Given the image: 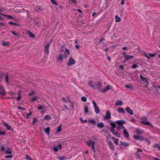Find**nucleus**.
<instances>
[{
	"mask_svg": "<svg viewBox=\"0 0 160 160\" xmlns=\"http://www.w3.org/2000/svg\"><path fill=\"white\" fill-rule=\"evenodd\" d=\"M38 98V97L37 96H36V97H33L31 99V101H34L35 100H37V98Z\"/></svg>",
	"mask_w": 160,
	"mask_h": 160,
	"instance_id": "0e129e2a",
	"label": "nucleus"
},
{
	"mask_svg": "<svg viewBox=\"0 0 160 160\" xmlns=\"http://www.w3.org/2000/svg\"><path fill=\"white\" fill-rule=\"evenodd\" d=\"M120 145H124L125 147H127L129 146V144L128 143H126L125 142H120Z\"/></svg>",
	"mask_w": 160,
	"mask_h": 160,
	"instance_id": "c85d7f7f",
	"label": "nucleus"
},
{
	"mask_svg": "<svg viewBox=\"0 0 160 160\" xmlns=\"http://www.w3.org/2000/svg\"><path fill=\"white\" fill-rule=\"evenodd\" d=\"M153 147L155 148H157L159 151H160V145L158 143H156L154 144L153 146Z\"/></svg>",
	"mask_w": 160,
	"mask_h": 160,
	"instance_id": "c9c22d12",
	"label": "nucleus"
},
{
	"mask_svg": "<svg viewBox=\"0 0 160 160\" xmlns=\"http://www.w3.org/2000/svg\"><path fill=\"white\" fill-rule=\"evenodd\" d=\"M123 136L124 138H129V133L126 128H124V129L123 130Z\"/></svg>",
	"mask_w": 160,
	"mask_h": 160,
	"instance_id": "f8f14e48",
	"label": "nucleus"
},
{
	"mask_svg": "<svg viewBox=\"0 0 160 160\" xmlns=\"http://www.w3.org/2000/svg\"><path fill=\"white\" fill-rule=\"evenodd\" d=\"M125 88H128L130 89H131L132 90H133L134 89V87L132 86H130L128 85H126L125 87Z\"/></svg>",
	"mask_w": 160,
	"mask_h": 160,
	"instance_id": "49530a36",
	"label": "nucleus"
},
{
	"mask_svg": "<svg viewBox=\"0 0 160 160\" xmlns=\"http://www.w3.org/2000/svg\"><path fill=\"white\" fill-rule=\"evenodd\" d=\"M2 124L8 130H13V129H12V127L9 125L8 123L3 120L2 121Z\"/></svg>",
	"mask_w": 160,
	"mask_h": 160,
	"instance_id": "423d86ee",
	"label": "nucleus"
},
{
	"mask_svg": "<svg viewBox=\"0 0 160 160\" xmlns=\"http://www.w3.org/2000/svg\"><path fill=\"white\" fill-rule=\"evenodd\" d=\"M141 123L144 124L145 125H149V126L152 128L154 127L152 125L149 121H148L141 122Z\"/></svg>",
	"mask_w": 160,
	"mask_h": 160,
	"instance_id": "412c9836",
	"label": "nucleus"
},
{
	"mask_svg": "<svg viewBox=\"0 0 160 160\" xmlns=\"http://www.w3.org/2000/svg\"><path fill=\"white\" fill-rule=\"evenodd\" d=\"M35 8H36V11H40L42 12L43 11V9L42 8L41 6H37L35 7Z\"/></svg>",
	"mask_w": 160,
	"mask_h": 160,
	"instance_id": "a878e982",
	"label": "nucleus"
},
{
	"mask_svg": "<svg viewBox=\"0 0 160 160\" xmlns=\"http://www.w3.org/2000/svg\"><path fill=\"white\" fill-rule=\"evenodd\" d=\"M6 94L5 90L3 86L2 85H0V94L2 96H4Z\"/></svg>",
	"mask_w": 160,
	"mask_h": 160,
	"instance_id": "6e6552de",
	"label": "nucleus"
},
{
	"mask_svg": "<svg viewBox=\"0 0 160 160\" xmlns=\"http://www.w3.org/2000/svg\"><path fill=\"white\" fill-rule=\"evenodd\" d=\"M50 131V128L49 127H47L44 129V131L47 134H49Z\"/></svg>",
	"mask_w": 160,
	"mask_h": 160,
	"instance_id": "e433bc0d",
	"label": "nucleus"
},
{
	"mask_svg": "<svg viewBox=\"0 0 160 160\" xmlns=\"http://www.w3.org/2000/svg\"><path fill=\"white\" fill-rule=\"evenodd\" d=\"M67 99L65 98L64 97H62V100L64 102L67 103L69 102V106L70 108H74V104L73 102L70 100V98L68 97H67Z\"/></svg>",
	"mask_w": 160,
	"mask_h": 160,
	"instance_id": "f257e3e1",
	"label": "nucleus"
},
{
	"mask_svg": "<svg viewBox=\"0 0 160 160\" xmlns=\"http://www.w3.org/2000/svg\"><path fill=\"white\" fill-rule=\"evenodd\" d=\"M102 83L101 82L98 81L96 82V86H94L95 89L100 90L102 86Z\"/></svg>",
	"mask_w": 160,
	"mask_h": 160,
	"instance_id": "39448f33",
	"label": "nucleus"
},
{
	"mask_svg": "<svg viewBox=\"0 0 160 160\" xmlns=\"http://www.w3.org/2000/svg\"><path fill=\"white\" fill-rule=\"evenodd\" d=\"M135 155L138 158H140L141 155L139 153V152H138L137 151V152L135 153Z\"/></svg>",
	"mask_w": 160,
	"mask_h": 160,
	"instance_id": "338daca9",
	"label": "nucleus"
},
{
	"mask_svg": "<svg viewBox=\"0 0 160 160\" xmlns=\"http://www.w3.org/2000/svg\"><path fill=\"white\" fill-rule=\"evenodd\" d=\"M86 143L89 147H92V145L95 146V142H94L91 141L87 142Z\"/></svg>",
	"mask_w": 160,
	"mask_h": 160,
	"instance_id": "2eb2a0df",
	"label": "nucleus"
},
{
	"mask_svg": "<svg viewBox=\"0 0 160 160\" xmlns=\"http://www.w3.org/2000/svg\"><path fill=\"white\" fill-rule=\"evenodd\" d=\"M97 126L99 128H102L104 127V125L102 122H100L97 125Z\"/></svg>",
	"mask_w": 160,
	"mask_h": 160,
	"instance_id": "c756f323",
	"label": "nucleus"
},
{
	"mask_svg": "<svg viewBox=\"0 0 160 160\" xmlns=\"http://www.w3.org/2000/svg\"><path fill=\"white\" fill-rule=\"evenodd\" d=\"M65 53H66V55H67V56L69 55L70 54V52L69 49L67 48H65Z\"/></svg>",
	"mask_w": 160,
	"mask_h": 160,
	"instance_id": "de8ad7c7",
	"label": "nucleus"
},
{
	"mask_svg": "<svg viewBox=\"0 0 160 160\" xmlns=\"http://www.w3.org/2000/svg\"><path fill=\"white\" fill-rule=\"evenodd\" d=\"M140 78L142 81L146 82L148 84H149L148 80L147 78L144 77L142 75H140Z\"/></svg>",
	"mask_w": 160,
	"mask_h": 160,
	"instance_id": "f3484780",
	"label": "nucleus"
},
{
	"mask_svg": "<svg viewBox=\"0 0 160 160\" xmlns=\"http://www.w3.org/2000/svg\"><path fill=\"white\" fill-rule=\"evenodd\" d=\"M118 140L119 139L118 138H116L114 141V142L116 145H118L119 144V142H118Z\"/></svg>",
	"mask_w": 160,
	"mask_h": 160,
	"instance_id": "4d7b16f0",
	"label": "nucleus"
},
{
	"mask_svg": "<svg viewBox=\"0 0 160 160\" xmlns=\"http://www.w3.org/2000/svg\"><path fill=\"white\" fill-rule=\"evenodd\" d=\"M106 56V57L108 59V60L109 61H110V60H111V58L109 57L108 55V53L107 52L106 53V55H105Z\"/></svg>",
	"mask_w": 160,
	"mask_h": 160,
	"instance_id": "69168bd1",
	"label": "nucleus"
},
{
	"mask_svg": "<svg viewBox=\"0 0 160 160\" xmlns=\"http://www.w3.org/2000/svg\"><path fill=\"white\" fill-rule=\"evenodd\" d=\"M44 118L46 120L50 121L52 118L49 115H46L44 116Z\"/></svg>",
	"mask_w": 160,
	"mask_h": 160,
	"instance_id": "2f4dec72",
	"label": "nucleus"
},
{
	"mask_svg": "<svg viewBox=\"0 0 160 160\" xmlns=\"http://www.w3.org/2000/svg\"><path fill=\"white\" fill-rule=\"evenodd\" d=\"M51 1L52 2V3L53 4H54L55 5H58L56 1L55 0H51Z\"/></svg>",
	"mask_w": 160,
	"mask_h": 160,
	"instance_id": "052dcab7",
	"label": "nucleus"
},
{
	"mask_svg": "<svg viewBox=\"0 0 160 160\" xmlns=\"http://www.w3.org/2000/svg\"><path fill=\"white\" fill-rule=\"evenodd\" d=\"M61 127H62L61 124H60V125L57 128V132H61Z\"/></svg>",
	"mask_w": 160,
	"mask_h": 160,
	"instance_id": "79ce46f5",
	"label": "nucleus"
},
{
	"mask_svg": "<svg viewBox=\"0 0 160 160\" xmlns=\"http://www.w3.org/2000/svg\"><path fill=\"white\" fill-rule=\"evenodd\" d=\"M112 87L110 86L109 85H108L106 87H105L104 88H102L100 90V91L101 92H107L108 91H109L112 88Z\"/></svg>",
	"mask_w": 160,
	"mask_h": 160,
	"instance_id": "20e7f679",
	"label": "nucleus"
},
{
	"mask_svg": "<svg viewBox=\"0 0 160 160\" xmlns=\"http://www.w3.org/2000/svg\"><path fill=\"white\" fill-rule=\"evenodd\" d=\"M75 60L72 58H71L68 62L67 65L68 66H72L75 64Z\"/></svg>",
	"mask_w": 160,
	"mask_h": 160,
	"instance_id": "9d476101",
	"label": "nucleus"
},
{
	"mask_svg": "<svg viewBox=\"0 0 160 160\" xmlns=\"http://www.w3.org/2000/svg\"><path fill=\"white\" fill-rule=\"evenodd\" d=\"M57 158L59 160H65L67 159V158L65 156H58Z\"/></svg>",
	"mask_w": 160,
	"mask_h": 160,
	"instance_id": "b1692460",
	"label": "nucleus"
},
{
	"mask_svg": "<svg viewBox=\"0 0 160 160\" xmlns=\"http://www.w3.org/2000/svg\"><path fill=\"white\" fill-rule=\"evenodd\" d=\"M95 112L96 113H99V109L98 108V107L95 108Z\"/></svg>",
	"mask_w": 160,
	"mask_h": 160,
	"instance_id": "6e6d98bb",
	"label": "nucleus"
},
{
	"mask_svg": "<svg viewBox=\"0 0 160 160\" xmlns=\"http://www.w3.org/2000/svg\"><path fill=\"white\" fill-rule=\"evenodd\" d=\"M6 134V132L3 130H2L0 128V135H3Z\"/></svg>",
	"mask_w": 160,
	"mask_h": 160,
	"instance_id": "864d4df0",
	"label": "nucleus"
},
{
	"mask_svg": "<svg viewBox=\"0 0 160 160\" xmlns=\"http://www.w3.org/2000/svg\"><path fill=\"white\" fill-rule=\"evenodd\" d=\"M111 118V114L109 111H107L106 112V115L104 118V119H109Z\"/></svg>",
	"mask_w": 160,
	"mask_h": 160,
	"instance_id": "ddd939ff",
	"label": "nucleus"
},
{
	"mask_svg": "<svg viewBox=\"0 0 160 160\" xmlns=\"http://www.w3.org/2000/svg\"><path fill=\"white\" fill-rule=\"evenodd\" d=\"M93 82L92 80L89 81L88 82V83L91 87L94 89L95 85L93 84Z\"/></svg>",
	"mask_w": 160,
	"mask_h": 160,
	"instance_id": "cd10ccee",
	"label": "nucleus"
},
{
	"mask_svg": "<svg viewBox=\"0 0 160 160\" xmlns=\"http://www.w3.org/2000/svg\"><path fill=\"white\" fill-rule=\"evenodd\" d=\"M40 22L38 20V18H35L33 20V23L35 25L37 26L39 22Z\"/></svg>",
	"mask_w": 160,
	"mask_h": 160,
	"instance_id": "393cba45",
	"label": "nucleus"
},
{
	"mask_svg": "<svg viewBox=\"0 0 160 160\" xmlns=\"http://www.w3.org/2000/svg\"><path fill=\"white\" fill-rule=\"evenodd\" d=\"M17 107L19 109H21L22 110H26V108L24 107H21V106H17Z\"/></svg>",
	"mask_w": 160,
	"mask_h": 160,
	"instance_id": "603ef678",
	"label": "nucleus"
},
{
	"mask_svg": "<svg viewBox=\"0 0 160 160\" xmlns=\"http://www.w3.org/2000/svg\"><path fill=\"white\" fill-rule=\"evenodd\" d=\"M50 46L49 44H46L44 47V52L46 54L48 55L49 53V48Z\"/></svg>",
	"mask_w": 160,
	"mask_h": 160,
	"instance_id": "1a4fd4ad",
	"label": "nucleus"
},
{
	"mask_svg": "<svg viewBox=\"0 0 160 160\" xmlns=\"http://www.w3.org/2000/svg\"><path fill=\"white\" fill-rule=\"evenodd\" d=\"M108 144L109 145L110 148L112 150H113L114 148V146L113 143L111 141H108Z\"/></svg>",
	"mask_w": 160,
	"mask_h": 160,
	"instance_id": "4468645a",
	"label": "nucleus"
},
{
	"mask_svg": "<svg viewBox=\"0 0 160 160\" xmlns=\"http://www.w3.org/2000/svg\"><path fill=\"white\" fill-rule=\"evenodd\" d=\"M9 149V148H8V150H7L5 151V153L6 154H11L12 153V152L11 151H9L8 150Z\"/></svg>",
	"mask_w": 160,
	"mask_h": 160,
	"instance_id": "a18cd8bd",
	"label": "nucleus"
},
{
	"mask_svg": "<svg viewBox=\"0 0 160 160\" xmlns=\"http://www.w3.org/2000/svg\"><path fill=\"white\" fill-rule=\"evenodd\" d=\"M126 111L131 115L133 114V111L129 107H127L126 108Z\"/></svg>",
	"mask_w": 160,
	"mask_h": 160,
	"instance_id": "6ab92c4d",
	"label": "nucleus"
},
{
	"mask_svg": "<svg viewBox=\"0 0 160 160\" xmlns=\"http://www.w3.org/2000/svg\"><path fill=\"white\" fill-rule=\"evenodd\" d=\"M108 128L109 130H110V131L112 132L113 135L118 138H120L121 137L120 134L115 131L114 129L112 127H108Z\"/></svg>",
	"mask_w": 160,
	"mask_h": 160,
	"instance_id": "f03ea898",
	"label": "nucleus"
},
{
	"mask_svg": "<svg viewBox=\"0 0 160 160\" xmlns=\"http://www.w3.org/2000/svg\"><path fill=\"white\" fill-rule=\"evenodd\" d=\"M27 33H28L29 36L31 38H35V35L33 33L31 32L30 31H28L27 32Z\"/></svg>",
	"mask_w": 160,
	"mask_h": 160,
	"instance_id": "5701e85b",
	"label": "nucleus"
},
{
	"mask_svg": "<svg viewBox=\"0 0 160 160\" xmlns=\"http://www.w3.org/2000/svg\"><path fill=\"white\" fill-rule=\"evenodd\" d=\"M122 102L121 100L117 101L116 103V106L122 105Z\"/></svg>",
	"mask_w": 160,
	"mask_h": 160,
	"instance_id": "f704fd0d",
	"label": "nucleus"
},
{
	"mask_svg": "<svg viewBox=\"0 0 160 160\" xmlns=\"http://www.w3.org/2000/svg\"><path fill=\"white\" fill-rule=\"evenodd\" d=\"M38 109L39 110L44 109V107L42 105H39L38 107Z\"/></svg>",
	"mask_w": 160,
	"mask_h": 160,
	"instance_id": "3c124183",
	"label": "nucleus"
},
{
	"mask_svg": "<svg viewBox=\"0 0 160 160\" xmlns=\"http://www.w3.org/2000/svg\"><path fill=\"white\" fill-rule=\"evenodd\" d=\"M10 44L9 42H5L4 41H3L1 43V45L4 46H9Z\"/></svg>",
	"mask_w": 160,
	"mask_h": 160,
	"instance_id": "4be33fe9",
	"label": "nucleus"
},
{
	"mask_svg": "<svg viewBox=\"0 0 160 160\" xmlns=\"http://www.w3.org/2000/svg\"><path fill=\"white\" fill-rule=\"evenodd\" d=\"M84 111L86 113H87L88 112V110L87 107H85L84 108Z\"/></svg>",
	"mask_w": 160,
	"mask_h": 160,
	"instance_id": "5fc2aeb1",
	"label": "nucleus"
},
{
	"mask_svg": "<svg viewBox=\"0 0 160 160\" xmlns=\"http://www.w3.org/2000/svg\"><path fill=\"white\" fill-rule=\"evenodd\" d=\"M144 140L145 142H148V145H150V144L151 142L149 138H144Z\"/></svg>",
	"mask_w": 160,
	"mask_h": 160,
	"instance_id": "a19ab883",
	"label": "nucleus"
},
{
	"mask_svg": "<svg viewBox=\"0 0 160 160\" xmlns=\"http://www.w3.org/2000/svg\"><path fill=\"white\" fill-rule=\"evenodd\" d=\"M117 128L118 130H120L121 129H123L124 130V128H125L124 126L123 125H122L119 126L118 127H117Z\"/></svg>",
	"mask_w": 160,
	"mask_h": 160,
	"instance_id": "37998d69",
	"label": "nucleus"
},
{
	"mask_svg": "<svg viewBox=\"0 0 160 160\" xmlns=\"http://www.w3.org/2000/svg\"><path fill=\"white\" fill-rule=\"evenodd\" d=\"M115 21L116 22H118L120 21L121 19L120 17H118V16L116 15L115 16Z\"/></svg>",
	"mask_w": 160,
	"mask_h": 160,
	"instance_id": "72a5a7b5",
	"label": "nucleus"
},
{
	"mask_svg": "<svg viewBox=\"0 0 160 160\" xmlns=\"http://www.w3.org/2000/svg\"><path fill=\"white\" fill-rule=\"evenodd\" d=\"M88 122L89 123L92 124L93 125H95L96 123V121L92 119H90Z\"/></svg>",
	"mask_w": 160,
	"mask_h": 160,
	"instance_id": "bb28decb",
	"label": "nucleus"
},
{
	"mask_svg": "<svg viewBox=\"0 0 160 160\" xmlns=\"http://www.w3.org/2000/svg\"><path fill=\"white\" fill-rule=\"evenodd\" d=\"M11 32L15 36H16L17 37L18 36V33L14 31H12Z\"/></svg>",
	"mask_w": 160,
	"mask_h": 160,
	"instance_id": "bf43d9fd",
	"label": "nucleus"
},
{
	"mask_svg": "<svg viewBox=\"0 0 160 160\" xmlns=\"http://www.w3.org/2000/svg\"><path fill=\"white\" fill-rule=\"evenodd\" d=\"M32 113V112L31 110H30V112L29 113H28L27 114V115L26 116H25V117L26 118H29V116H30L31 115Z\"/></svg>",
	"mask_w": 160,
	"mask_h": 160,
	"instance_id": "680f3d73",
	"label": "nucleus"
},
{
	"mask_svg": "<svg viewBox=\"0 0 160 160\" xmlns=\"http://www.w3.org/2000/svg\"><path fill=\"white\" fill-rule=\"evenodd\" d=\"M117 112H119L122 113H124L125 112V111L123 108H119Z\"/></svg>",
	"mask_w": 160,
	"mask_h": 160,
	"instance_id": "473e14b6",
	"label": "nucleus"
},
{
	"mask_svg": "<svg viewBox=\"0 0 160 160\" xmlns=\"http://www.w3.org/2000/svg\"><path fill=\"white\" fill-rule=\"evenodd\" d=\"M133 138L136 140H140L141 142L143 141L144 139L142 136L139 135H133Z\"/></svg>",
	"mask_w": 160,
	"mask_h": 160,
	"instance_id": "0eeeda50",
	"label": "nucleus"
},
{
	"mask_svg": "<svg viewBox=\"0 0 160 160\" xmlns=\"http://www.w3.org/2000/svg\"><path fill=\"white\" fill-rule=\"evenodd\" d=\"M25 157L26 159L28 160H32L31 157L28 155L26 154Z\"/></svg>",
	"mask_w": 160,
	"mask_h": 160,
	"instance_id": "8fccbe9b",
	"label": "nucleus"
},
{
	"mask_svg": "<svg viewBox=\"0 0 160 160\" xmlns=\"http://www.w3.org/2000/svg\"><path fill=\"white\" fill-rule=\"evenodd\" d=\"M81 100L83 102H86L87 100V98L85 97L82 96L81 98Z\"/></svg>",
	"mask_w": 160,
	"mask_h": 160,
	"instance_id": "c03bdc74",
	"label": "nucleus"
},
{
	"mask_svg": "<svg viewBox=\"0 0 160 160\" xmlns=\"http://www.w3.org/2000/svg\"><path fill=\"white\" fill-rule=\"evenodd\" d=\"M38 120L37 118H33V122H32V124L33 125H35L36 122H38Z\"/></svg>",
	"mask_w": 160,
	"mask_h": 160,
	"instance_id": "7c9ffc66",
	"label": "nucleus"
},
{
	"mask_svg": "<svg viewBox=\"0 0 160 160\" xmlns=\"http://www.w3.org/2000/svg\"><path fill=\"white\" fill-rule=\"evenodd\" d=\"M116 122L119 126L123 125V124H126V122L122 120H119L117 121Z\"/></svg>",
	"mask_w": 160,
	"mask_h": 160,
	"instance_id": "a211bd4d",
	"label": "nucleus"
},
{
	"mask_svg": "<svg viewBox=\"0 0 160 160\" xmlns=\"http://www.w3.org/2000/svg\"><path fill=\"white\" fill-rule=\"evenodd\" d=\"M139 66L137 64H133L132 65V68H136L138 67Z\"/></svg>",
	"mask_w": 160,
	"mask_h": 160,
	"instance_id": "e2e57ef3",
	"label": "nucleus"
},
{
	"mask_svg": "<svg viewBox=\"0 0 160 160\" xmlns=\"http://www.w3.org/2000/svg\"><path fill=\"white\" fill-rule=\"evenodd\" d=\"M109 122L110 123V125L113 128H116V124L115 122H111V121H109Z\"/></svg>",
	"mask_w": 160,
	"mask_h": 160,
	"instance_id": "4c0bfd02",
	"label": "nucleus"
},
{
	"mask_svg": "<svg viewBox=\"0 0 160 160\" xmlns=\"http://www.w3.org/2000/svg\"><path fill=\"white\" fill-rule=\"evenodd\" d=\"M8 23L9 24H12V25H17V26H19L20 25V24L19 23L18 24V23H16L13 22H12L11 21L9 22Z\"/></svg>",
	"mask_w": 160,
	"mask_h": 160,
	"instance_id": "ea45409f",
	"label": "nucleus"
},
{
	"mask_svg": "<svg viewBox=\"0 0 160 160\" xmlns=\"http://www.w3.org/2000/svg\"><path fill=\"white\" fill-rule=\"evenodd\" d=\"M1 148H0V151H3L5 150V148L4 147V145L2 144L0 145Z\"/></svg>",
	"mask_w": 160,
	"mask_h": 160,
	"instance_id": "09e8293b",
	"label": "nucleus"
},
{
	"mask_svg": "<svg viewBox=\"0 0 160 160\" xmlns=\"http://www.w3.org/2000/svg\"><path fill=\"white\" fill-rule=\"evenodd\" d=\"M135 132L138 135H141L143 133V131L138 128H137L135 130Z\"/></svg>",
	"mask_w": 160,
	"mask_h": 160,
	"instance_id": "aec40b11",
	"label": "nucleus"
},
{
	"mask_svg": "<svg viewBox=\"0 0 160 160\" xmlns=\"http://www.w3.org/2000/svg\"><path fill=\"white\" fill-rule=\"evenodd\" d=\"M133 58V55H127V56L124 57L123 62L125 63L127 61L132 59Z\"/></svg>",
	"mask_w": 160,
	"mask_h": 160,
	"instance_id": "9b49d317",
	"label": "nucleus"
},
{
	"mask_svg": "<svg viewBox=\"0 0 160 160\" xmlns=\"http://www.w3.org/2000/svg\"><path fill=\"white\" fill-rule=\"evenodd\" d=\"M8 93L11 96V98H8L9 99L11 98H13V96L14 95V92H8Z\"/></svg>",
	"mask_w": 160,
	"mask_h": 160,
	"instance_id": "58836bf2",
	"label": "nucleus"
},
{
	"mask_svg": "<svg viewBox=\"0 0 160 160\" xmlns=\"http://www.w3.org/2000/svg\"><path fill=\"white\" fill-rule=\"evenodd\" d=\"M67 58V55H66V53H64V55L62 54H60L58 57L57 58V61H62L63 59H66Z\"/></svg>",
	"mask_w": 160,
	"mask_h": 160,
	"instance_id": "7ed1b4c3",
	"label": "nucleus"
},
{
	"mask_svg": "<svg viewBox=\"0 0 160 160\" xmlns=\"http://www.w3.org/2000/svg\"><path fill=\"white\" fill-rule=\"evenodd\" d=\"M53 149L56 152H58V147L57 146L56 147L53 146Z\"/></svg>",
	"mask_w": 160,
	"mask_h": 160,
	"instance_id": "774afa93",
	"label": "nucleus"
},
{
	"mask_svg": "<svg viewBox=\"0 0 160 160\" xmlns=\"http://www.w3.org/2000/svg\"><path fill=\"white\" fill-rule=\"evenodd\" d=\"M21 92L22 91L21 90H19L18 91V97L16 98L17 101H19L21 99Z\"/></svg>",
	"mask_w": 160,
	"mask_h": 160,
	"instance_id": "dca6fc26",
	"label": "nucleus"
},
{
	"mask_svg": "<svg viewBox=\"0 0 160 160\" xmlns=\"http://www.w3.org/2000/svg\"><path fill=\"white\" fill-rule=\"evenodd\" d=\"M5 78L6 82L8 83H9L8 76L7 74L6 75Z\"/></svg>",
	"mask_w": 160,
	"mask_h": 160,
	"instance_id": "13d9d810",
	"label": "nucleus"
}]
</instances>
